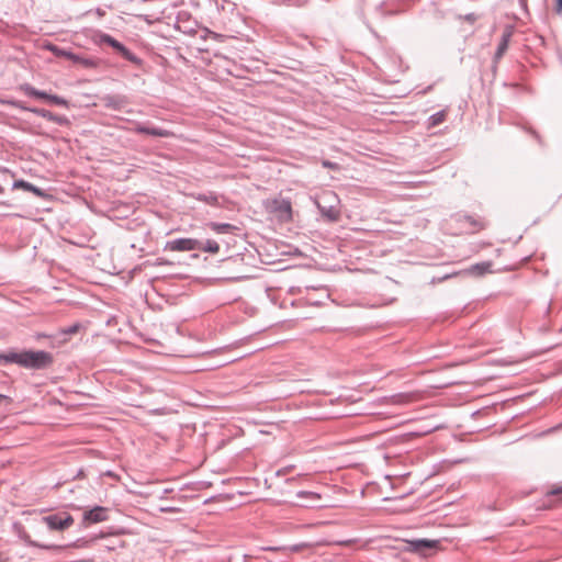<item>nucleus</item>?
Returning <instances> with one entry per match:
<instances>
[{
    "mask_svg": "<svg viewBox=\"0 0 562 562\" xmlns=\"http://www.w3.org/2000/svg\"><path fill=\"white\" fill-rule=\"evenodd\" d=\"M98 44L99 45H108L110 46L115 54L124 58L125 60L132 63L137 68H143L144 60L136 56L134 53H132L124 44L115 40L113 36L106 33H101L98 36Z\"/></svg>",
    "mask_w": 562,
    "mask_h": 562,
    "instance_id": "nucleus-1",
    "label": "nucleus"
},
{
    "mask_svg": "<svg viewBox=\"0 0 562 562\" xmlns=\"http://www.w3.org/2000/svg\"><path fill=\"white\" fill-rule=\"evenodd\" d=\"M54 363V357L45 350H23L22 368L30 370H44Z\"/></svg>",
    "mask_w": 562,
    "mask_h": 562,
    "instance_id": "nucleus-2",
    "label": "nucleus"
},
{
    "mask_svg": "<svg viewBox=\"0 0 562 562\" xmlns=\"http://www.w3.org/2000/svg\"><path fill=\"white\" fill-rule=\"evenodd\" d=\"M42 521L50 530H65L74 524V518L68 513H57L48 516H44Z\"/></svg>",
    "mask_w": 562,
    "mask_h": 562,
    "instance_id": "nucleus-3",
    "label": "nucleus"
},
{
    "mask_svg": "<svg viewBox=\"0 0 562 562\" xmlns=\"http://www.w3.org/2000/svg\"><path fill=\"white\" fill-rule=\"evenodd\" d=\"M201 248V241L194 238H177L168 240L165 249L170 251H191Z\"/></svg>",
    "mask_w": 562,
    "mask_h": 562,
    "instance_id": "nucleus-4",
    "label": "nucleus"
},
{
    "mask_svg": "<svg viewBox=\"0 0 562 562\" xmlns=\"http://www.w3.org/2000/svg\"><path fill=\"white\" fill-rule=\"evenodd\" d=\"M22 90L29 97H33L36 99H44V100H47L50 103L56 104V105L67 106V104H68V102L64 98L56 95V94H49L45 91L37 90L36 88L32 87L31 85H24L22 87Z\"/></svg>",
    "mask_w": 562,
    "mask_h": 562,
    "instance_id": "nucleus-5",
    "label": "nucleus"
},
{
    "mask_svg": "<svg viewBox=\"0 0 562 562\" xmlns=\"http://www.w3.org/2000/svg\"><path fill=\"white\" fill-rule=\"evenodd\" d=\"M130 132L136 133V134H146L154 137H171L173 136V133L169 130L161 128V127H154L148 126L146 124H143L140 122H134V126L128 130Z\"/></svg>",
    "mask_w": 562,
    "mask_h": 562,
    "instance_id": "nucleus-6",
    "label": "nucleus"
},
{
    "mask_svg": "<svg viewBox=\"0 0 562 562\" xmlns=\"http://www.w3.org/2000/svg\"><path fill=\"white\" fill-rule=\"evenodd\" d=\"M109 519V509L102 506H95L89 510H85L82 522L85 525L98 524Z\"/></svg>",
    "mask_w": 562,
    "mask_h": 562,
    "instance_id": "nucleus-7",
    "label": "nucleus"
},
{
    "mask_svg": "<svg viewBox=\"0 0 562 562\" xmlns=\"http://www.w3.org/2000/svg\"><path fill=\"white\" fill-rule=\"evenodd\" d=\"M102 101L105 108L114 111H120L128 104V99L120 94H108Z\"/></svg>",
    "mask_w": 562,
    "mask_h": 562,
    "instance_id": "nucleus-8",
    "label": "nucleus"
},
{
    "mask_svg": "<svg viewBox=\"0 0 562 562\" xmlns=\"http://www.w3.org/2000/svg\"><path fill=\"white\" fill-rule=\"evenodd\" d=\"M31 111L36 115L60 126L69 124V120L65 115L55 114L46 109H32Z\"/></svg>",
    "mask_w": 562,
    "mask_h": 562,
    "instance_id": "nucleus-9",
    "label": "nucleus"
},
{
    "mask_svg": "<svg viewBox=\"0 0 562 562\" xmlns=\"http://www.w3.org/2000/svg\"><path fill=\"white\" fill-rule=\"evenodd\" d=\"M12 188L13 189H22L24 191L32 192L33 194H35L36 196L42 198V199H46L49 196V194L45 190H43L38 187H35L34 184H32L25 180H22V179L15 180L13 182Z\"/></svg>",
    "mask_w": 562,
    "mask_h": 562,
    "instance_id": "nucleus-10",
    "label": "nucleus"
},
{
    "mask_svg": "<svg viewBox=\"0 0 562 562\" xmlns=\"http://www.w3.org/2000/svg\"><path fill=\"white\" fill-rule=\"evenodd\" d=\"M9 363H15V364L22 367L23 350L22 351L8 350L4 352H0V366H4V364H9Z\"/></svg>",
    "mask_w": 562,
    "mask_h": 562,
    "instance_id": "nucleus-11",
    "label": "nucleus"
},
{
    "mask_svg": "<svg viewBox=\"0 0 562 562\" xmlns=\"http://www.w3.org/2000/svg\"><path fill=\"white\" fill-rule=\"evenodd\" d=\"M512 36H513V31L509 27H507L503 32L501 41H499V43L497 45V49H496L495 55H494V61L495 63H497L504 56V54L506 53Z\"/></svg>",
    "mask_w": 562,
    "mask_h": 562,
    "instance_id": "nucleus-12",
    "label": "nucleus"
},
{
    "mask_svg": "<svg viewBox=\"0 0 562 562\" xmlns=\"http://www.w3.org/2000/svg\"><path fill=\"white\" fill-rule=\"evenodd\" d=\"M409 549L414 552H424L426 549H432L438 544L436 540L417 539L408 542Z\"/></svg>",
    "mask_w": 562,
    "mask_h": 562,
    "instance_id": "nucleus-13",
    "label": "nucleus"
},
{
    "mask_svg": "<svg viewBox=\"0 0 562 562\" xmlns=\"http://www.w3.org/2000/svg\"><path fill=\"white\" fill-rule=\"evenodd\" d=\"M207 226L217 234H229L238 228L229 223H216V222H210Z\"/></svg>",
    "mask_w": 562,
    "mask_h": 562,
    "instance_id": "nucleus-14",
    "label": "nucleus"
},
{
    "mask_svg": "<svg viewBox=\"0 0 562 562\" xmlns=\"http://www.w3.org/2000/svg\"><path fill=\"white\" fill-rule=\"evenodd\" d=\"M198 201L204 202L210 205H218V196L215 193H199L194 195Z\"/></svg>",
    "mask_w": 562,
    "mask_h": 562,
    "instance_id": "nucleus-15",
    "label": "nucleus"
},
{
    "mask_svg": "<svg viewBox=\"0 0 562 562\" xmlns=\"http://www.w3.org/2000/svg\"><path fill=\"white\" fill-rule=\"evenodd\" d=\"M492 267V263L490 261H485V262H481V263H475L473 265L469 271L472 273V274H476V276H483L484 273L488 272L490 269Z\"/></svg>",
    "mask_w": 562,
    "mask_h": 562,
    "instance_id": "nucleus-16",
    "label": "nucleus"
},
{
    "mask_svg": "<svg viewBox=\"0 0 562 562\" xmlns=\"http://www.w3.org/2000/svg\"><path fill=\"white\" fill-rule=\"evenodd\" d=\"M446 116H447V112L445 110L430 115L428 119V127H436V126L440 125L441 123L445 122Z\"/></svg>",
    "mask_w": 562,
    "mask_h": 562,
    "instance_id": "nucleus-17",
    "label": "nucleus"
},
{
    "mask_svg": "<svg viewBox=\"0 0 562 562\" xmlns=\"http://www.w3.org/2000/svg\"><path fill=\"white\" fill-rule=\"evenodd\" d=\"M278 203L277 210L280 212L281 216L285 220L291 218L292 207L289 201L282 200Z\"/></svg>",
    "mask_w": 562,
    "mask_h": 562,
    "instance_id": "nucleus-18",
    "label": "nucleus"
},
{
    "mask_svg": "<svg viewBox=\"0 0 562 562\" xmlns=\"http://www.w3.org/2000/svg\"><path fill=\"white\" fill-rule=\"evenodd\" d=\"M199 250L217 254L220 251V245L215 240L207 239L205 243L201 241V248Z\"/></svg>",
    "mask_w": 562,
    "mask_h": 562,
    "instance_id": "nucleus-19",
    "label": "nucleus"
},
{
    "mask_svg": "<svg viewBox=\"0 0 562 562\" xmlns=\"http://www.w3.org/2000/svg\"><path fill=\"white\" fill-rule=\"evenodd\" d=\"M81 328V325L80 323H75L72 324L71 326H68V327H65V328H61L59 330L60 335H75L79 331V329Z\"/></svg>",
    "mask_w": 562,
    "mask_h": 562,
    "instance_id": "nucleus-20",
    "label": "nucleus"
},
{
    "mask_svg": "<svg viewBox=\"0 0 562 562\" xmlns=\"http://www.w3.org/2000/svg\"><path fill=\"white\" fill-rule=\"evenodd\" d=\"M396 403L405 404L414 401L415 396L413 394H398L396 395Z\"/></svg>",
    "mask_w": 562,
    "mask_h": 562,
    "instance_id": "nucleus-21",
    "label": "nucleus"
},
{
    "mask_svg": "<svg viewBox=\"0 0 562 562\" xmlns=\"http://www.w3.org/2000/svg\"><path fill=\"white\" fill-rule=\"evenodd\" d=\"M48 48L55 53L57 56H66L68 58H74V55L71 53H66L61 49H59L57 46L55 45H49Z\"/></svg>",
    "mask_w": 562,
    "mask_h": 562,
    "instance_id": "nucleus-22",
    "label": "nucleus"
},
{
    "mask_svg": "<svg viewBox=\"0 0 562 562\" xmlns=\"http://www.w3.org/2000/svg\"><path fill=\"white\" fill-rule=\"evenodd\" d=\"M562 494V485H559V486H554L552 490H550L547 495L548 496H551V495H561Z\"/></svg>",
    "mask_w": 562,
    "mask_h": 562,
    "instance_id": "nucleus-23",
    "label": "nucleus"
},
{
    "mask_svg": "<svg viewBox=\"0 0 562 562\" xmlns=\"http://www.w3.org/2000/svg\"><path fill=\"white\" fill-rule=\"evenodd\" d=\"M375 487L371 483H367L366 487H361V495H364L366 491H374Z\"/></svg>",
    "mask_w": 562,
    "mask_h": 562,
    "instance_id": "nucleus-24",
    "label": "nucleus"
},
{
    "mask_svg": "<svg viewBox=\"0 0 562 562\" xmlns=\"http://www.w3.org/2000/svg\"><path fill=\"white\" fill-rule=\"evenodd\" d=\"M352 469H353V471L359 470L360 472L364 473V467L361 463L353 462Z\"/></svg>",
    "mask_w": 562,
    "mask_h": 562,
    "instance_id": "nucleus-25",
    "label": "nucleus"
},
{
    "mask_svg": "<svg viewBox=\"0 0 562 562\" xmlns=\"http://www.w3.org/2000/svg\"><path fill=\"white\" fill-rule=\"evenodd\" d=\"M304 547H305V544H295V546L291 547L290 550L294 551V552H297V551H300Z\"/></svg>",
    "mask_w": 562,
    "mask_h": 562,
    "instance_id": "nucleus-26",
    "label": "nucleus"
},
{
    "mask_svg": "<svg viewBox=\"0 0 562 562\" xmlns=\"http://www.w3.org/2000/svg\"><path fill=\"white\" fill-rule=\"evenodd\" d=\"M262 550H267V551H279V550H285V548L267 547V548H262Z\"/></svg>",
    "mask_w": 562,
    "mask_h": 562,
    "instance_id": "nucleus-27",
    "label": "nucleus"
},
{
    "mask_svg": "<svg viewBox=\"0 0 562 562\" xmlns=\"http://www.w3.org/2000/svg\"><path fill=\"white\" fill-rule=\"evenodd\" d=\"M161 510H162V512H166V513H173V512H176V509H175V508H172V507H169V508H162Z\"/></svg>",
    "mask_w": 562,
    "mask_h": 562,
    "instance_id": "nucleus-28",
    "label": "nucleus"
},
{
    "mask_svg": "<svg viewBox=\"0 0 562 562\" xmlns=\"http://www.w3.org/2000/svg\"><path fill=\"white\" fill-rule=\"evenodd\" d=\"M8 400H9L8 396L0 394V405L2 404L3 401H8Z\"/></svg>",
    "mask_w": 562,
    "mask_h": 562,
    "instance_id": "nucleus-29",
    "label": "nucleus"
},
{
    "mask_svg": "<svg viewBox=\"0 0 562 562\" xmlns=\"http://www.w3.org/2000/svg\"><path fill=\"white\" fill-rule=\"evenodd\" d=\"M558 11L562 10V0H557Z\"/></svg>",
    "mask_w": 562,
    "mask_h": 562,
    "instance_id": "nucleus-30",
    "label": "nucleus"
},
{
    "mask_svg": "<svg viewBox=\"0 0 562 562\" xmlns=\"http://www.w3.org/2000/svg\"><path fill=\"white\" fill-rule=\"evenodd\" d=\"M324 166L331 168L334 165L331 162H329V161H324Z\"/></svg>",
    "mask_w": 562,
    "mask_h": 562,
    "instance_id": "nucleus-31",
    "label": "nucleus"
},
{
    "mask_svg": "<svg viewBox=\"0 0 562 562\" xmlns=\"http://www.w3.org/2000/svg\"><path fill=\"white\" fill-rule=\"evenodd\" d=\"M360 415H363V413L362 412H353V417L355 416H360Z\"/></svg>",
    "mask_w": 562,
    "mask_h": 562,
    "instance_id": "nucleus-32",
    "label": "nucleus"
},
{
    "mask_svg": "<svg viewBox=\"0 0 562 562\" xmlns=\"http://www.w3.org/2000/svg\"><path fill=\"white\" fill-rule=\"evenodd\" d=\"M0 193H3V188L0 186Z\"/></svg>",
    "mask_w": 562,
    "mask_h": 562,
    "instance_id": "nucleus-33",
    "label": "nucleus"
}]
</instances>
